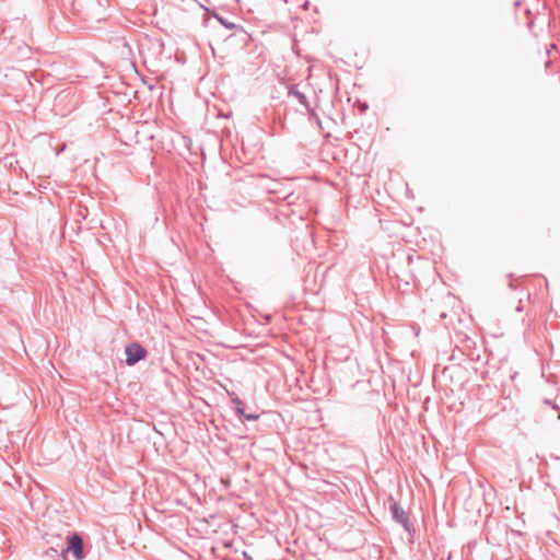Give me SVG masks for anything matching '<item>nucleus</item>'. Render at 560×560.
<instances>
[{"instance_id": "1", "label": "nucleus", "mask_w": 560, "mask_h": 560, "mask_svg": "<svg viewBox=\"0 0 560 560\" xmlns=\"http://www.w3.org/2000/svg\"><path fill=\"white\" fill-rule=\"evenodd\" d=\"M125 354H126V364L131 366L138 363L139 361L143 360L148 351L144 347H142L138 342H131L128 343L125 348Z\"/></svg>"}, {"instance_id": "2", "label": "nucleus", "mask_w": 560, "mask_h": 560, "mask_svg": "<svg viewBox=\"0 0 560 560\" xmlns=\"http://www.w3.org/2000/svg\"><path fill=\"white\" fill-rule=\"evenodd\" d=\"M393 520L400 524L409 534L413 530L412 524L407 512L397 502H393L389 506Z\"/></svg>"}, {"instance_id": "3", "label": "nucleus", "mask_w": 560, "mask_h": 560, "mask_svg": "<svg viewBox=\"0 0 560 560\" xmlns=\"http://www.w3.org/2000/svg\"><path fill=\"white\" fill-rule=\"evenodd\" d=\"M65 551L72 552L75 560H82L84 558L83 552V539L79 534H73L68 537V546Z\"/></svg>"}, {"instance_id": "4", "label": "nucleus", "mask_w": 560, "mask_h": 560, "mask_svg": "<svg viewBox=\"0 0 560 560\" xmlns=\"http://www.w3.org/2000/svg\"><path fill=\"white\" fill-rule=\"evenodd\" d=\"M233 402L235 404V409L240 418L246 421H255L259 418V415L257 413H244V402L238 397L233 399Z\"/></svg>"}, {"instance_id": "5", "label": "nucleus", "mask_w": 560, "mask_h": 560, "mask_svg": "<svg viewBox=\"0 0 560 560\" xmlns=\"http://www.w3.org/2000/svg\"><path fill=\"white\" fill-rule=\"evenodd\" d=\"M289 95L294 96L299 101V103L302 104L306 109L310 108V103L307 101L306 95L303 92H301L296 86L293 85L289 89Z\"/></svg>"}, {"instance_id": "6", "label": "nucleus", "mask_w": 560, "mask_h": 560, "mask_svg": "<svg viewBox=\"0 0 560 560\" xmlns=\"http://www.w3.org/2000/svg\"><path fill=\"white\" fill-rule=\"evenodd\" d=\"M214 18L228 30H233L236 27V24L229 22L228 20H225L224 18H222L215 13H214Z\"/></svg>"}, {"instance_id": "7", "label": "nucleus", "mask_w": 560, "mask_h": 560, "mask_svg": "<svg viewBox=\"0 0 560 560\" xmlns=\"http://www.w3.org/2000/svg\"><path fill=\"white\" fill-rule=\"evenodd\" d=\"M57 560H68L67 559V552L65 551V549L62 550V552L58 556V559Z\"/></svg>"}, {"instance_id": "8", "label": "nucleus", "mask_w": 560, "mask_h": 560, "mask_svg": "<svg viewBox=\"0 0 560 560\" xmlns=\"http://www.w3.org/2000/svg\"><path fill=\"white\" fill-rule=\"evenodd\" d=\"M244 560H253L252 556L247 551H243Z\"/></svg>"}, {"instance_id": "9", "label": "nucleus", "mask_w": 560, "mask_h": 560, "mask_svg": "<svg viewBox=\"0 0 560 560\" xmlns=\"http://www.w3.org/2000/svg\"><path fill=\"white\" fill-rule=\"evenodd\" d=\"M516 311H517V312H522V311H523V307H522V305H521V304L516 307Z\"/></svg>"}, {"instance_id": "10", "label": "nucleus", "mask_w": 560, "mask_h": 560, "mask_svg": "<svg viewBox=\"0 0 560 560\" xmlns=\"http://www.w3.org/2000/svg\"><path fill=\"white\" fill-rule=\"evenodd\" d=\"M544 402L547 404V405L550 404V401L548 399H545Z\"/></svg>"}, {"instance_id": "11", "label": "nucleus", "mask_w": 560, "mask_h": 560, "mask_svg": "<svg viewBox=\"0 0 560 560\" xmlns=\"http://www.w3.org/2000/svg\"><path fill=\"white\" fill-rule=\"evenodd\" d=\"M50 551L54 552V553H57V550L54 549V548H51Z\"/></svg>"}]
</instances>
